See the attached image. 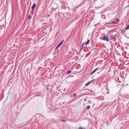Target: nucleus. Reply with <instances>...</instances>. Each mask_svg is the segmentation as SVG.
Listing matches in <instances>:
<instances>
[{
  "label": "nucleus",
  "instance_id": "1",
  "mask_svg": "<svg viewBox=\"0 0 129 129\" xmlns=\"http://www.w3.org/2000/svg\"><path fill=\"white\" fill-rule=\"evenodd\" d=\"M119 22V19H115L112 22V23L113 24H117Z\"/></svg>",
  "mask_w": 129,
  "mask_h": 129
},
{
  "label": "nucleus",
  "instance_id": "2",
  "mask_svg": "<svg viewBox=\"0 0 129 129\" xmlns=\"http://www.w3.org/2000/svg\"><path fill=\"white\" fill-rule=\"evenodd\" d=\"M102 40L107 42L109 41V39L108 37H107L106 36H105L103 37Z\"/></svg>",
  "mask_w": 129,
  "mask_h": 129
},
{
  "label": "nucleus",
  "instance_id": "3",
  "mask_svg": "<svg viewBox=\"0 0 129 129\" xmlns=\"http://www.w3.org/2000/svg\"><path fill=\"white\" fill-rule=\"evenodd\" d=\"M36 5L35 3H34L33 5L32 6L31 8L32 9V11H34V9L36 7Z\"/></svg>",
  "mask_w": 129,
  "mask_h": 129
},
{
  "label": "nucleus",
  "instance_id": "4",
  "mask_svg": "<svg viewBox=\"0 0 129 129\" xmlns=\"http://www.w3.org/2000/svg\"><path fill=\"white\" fill-rule=\"evenodd\" d=\"M110 38L111 39V40H113L115 41L116 40V38L114 37H113L112 36Z\"/></svg>",
  "mask_w": 129,
  "mask_h": 129
},
{
  "label": "nucleus",
  "instance_id": "5",
  "mask_svg": "<svg viewBox=\"0 0 129 129\" xmlns=\"http://www.w3.org/2000/svg\"><path fill=\"white\" fill-rule=\"evenodd\" d=\"M90 41V40H88L87 41H86L85 42V44H88L89 43Z\"/></svg>",
  "mask_w": 129,
  "mask_h": 129
},
{
  "label": "nucleus",
  "instance_id": "6",
  "mask_svg": "<svg viewBox=\"0 0 129 129\" xmlns=\"http://www.w3.org/2000/svg\"><path fill=\"white\" fill-rule=\"evenodd\" d=\"M72 71L70 70H68L67 71V74H70L71 72Z\"/></svg>",
  "mask_w": 129,
  "mask_h": 129
},
{
  "label": "nucleus",
  "instance_id": "7",
  "mask_svg": "<svg viewBox=\"0 0 129 129\" xmlns=\"http://www.w3.org/2000/svg\"><path fill=\"white\" fill-rule=\"evenodd\" d=\"M64 40H62L60 42V43L59 44L60 45H61L62 43H63V42L64 41Z\"/></svg>",
  "mask_w": 129,
  "mask_h": 129
},
{
  "label": "nucleus",
  "instance_id": "8",
  "mask_svg": "<svg viewBox=\"0 0 129 129\" xmlns=\"http://www.w3.org/2000/svg\"><path fill=\"white\" fill-rule=\"evenodd\" d=\"M64 40H62L60 42V43L59 44L60 45H61L62 43H63V42L64 41Z\"/></svg>",
  "mask_w": 129,
  "mask_h": 129
},
{
  "label": "nucleus",
  "instance_id": "9",
  "mask_svg": "<svg viewBox=\"0 0 129 129\" xmlns=\"http://www.w3.org/2000/svg\"><path fill=\"white\" fill-rule=\"evenodd\" d=\"M61 45H60L59 44H58L57 46L56 47L55 49H57Z\"/></svg>",
  "mask_w": 129,
  "mask_h": 129
},
{
  "label": "nucleus",
  "instance_id": "10",
  "mask_svg": "<svg viewBox=\"0 0 129 129\" xmlns=\"http://www.w3.org/2000/svg\"><path fill=\"white\" fill-rule=\"evenodd\" d=\"M31 18V16H30V15H29L28 16V20H29V19L30 20Z\"/></svg>",
  "mask_w": 129,
  "mask_h": 129
},
{
  "label": "nucleus",
  "instance_id": "11",
  "mask_svg": "<svg viewBox=\"0 0 129 129\" xmlns=\"http://www.w3.org/2000/svg\"><path fill=\"white\" fill-rule=\"evenodd\" d=\"M78 129H85V128L82 127H79Z\"/></svg>",
  "mask_w": 129,
  "mask_h": 129
},
{
  "label": "nucleus",
  "instance_id": "12",
  "mask_svg": "<svg viewBox=\"0 0 129 129\" xmlns=\"http://www.w3.org/2000/svg\"><path fill=\"white\" fill-rule=\"evenodd\" d=\"M90 108V107L89 105H88L87 107V109L88 110Z\"/></svg>",
  "mask_w": 129,
  "mask_h": 129
},
{
  "label": "nucleus",
  "instance_id": "13",
  "mask_svg": "<svg viewBox=\"0 0 129 129\" xmlns=\"http://www.w3.org/2000/svg\"><path fill=\"white\" fill-rule=\"evenodd\" d=\"M129 28V24L125 28V29L126 30H127Z\"/></svg>",
  "mask_w": 129,
  "mask_h": 129
},
{
  "label": "nucleus",
  "instance_id": "14",
  "mask_svg": "<svg viewBox=\"0 0 129 129\" xmlns=\"http://www.w3.org/2000/svg\"><path fill=\"white\" fill-rule=\"evenodd\" d=\"M89 83H90L89 82H88L86 84H85V86H88V85H89L90 84Z\"/></svg>",
  "mask_w": 129,
  "mask_h": 129
},
{
  "label": "nucleus",
  "instance_id": "15",
  "mask_svg": "<svg viewBox=\"0 0 129 129\" xmlns=\"http://www.w3.org/2000/svg\"><path fill=\"white\" fill-rule=\"evenodd\" d=\"M98 68H96V69H95L94 70H93L92 71V72H93L94 73L95 72V71L97 70Z\"/></svg>",
  "mask_w": 129,
  "mask_h": 129
},
{
  "label": "nucleus",
  "instance_id": "16",
  "mask_svg": "<svg viewBox=\"0 0 129 129\" xmlns=\"http://www.w3.org/2000/svg\"><path fill=\"white\" fill-rule=\"evenodd\" d=\"M33 11H31V14L32 15H33Z\"/></svg>",
  "mask_w": 129,
  "mask_h": 129
},
{
  "label": "nucleus",
  "instance_id": "17",
  "mask_svg": "<svg viewBox=\"0 0 129 129\" xmlns=\"http://www.w3.org/2000/svg\"><path fill=\"white\" fill-rule=\"evenodd\" d=\"M84 43H83L82 44V46L83 47V46H84Z\"/></svg>",
  "mask_w": 129,
  "mask_h": 129
},
{
  "label": "nucleus",
  "instance_id": "18",
  "mask_svg": "<svg viewBox=\"0 0 129 129\" xmlns=\"http://www.w3.org/2000/svg\"><path fill=\"white\" fill-rule=\"evenodd\" d=\"M40 96V95L38 94H37L35 96Z\"/></svg>",
  "mask_w": 129,
  "mask_h": 129
},
{
  "label": "nucleus",
  "instance_id": "19",
  "mask_svg": "<svg viewBox=\"0 0 129 129\" xmlns=\"http://www.w3.org/2000/svg\"><path fill=\"white\" fill-rule=\"evenodd\" d=\"M76 93H74L73 95L74 97H75L76 95Z\"/></svg>",
  "mask_w": 129,
  "mask_h": 129
},
{
  "label": "nucleus",
  "instance_id": "20",
  "mask_svg": "<svg viewBox=\"0 0 129 129\" xmlns=\"http://www.w3.org/2000/svg\"><path fill=\"white\" fill-rule=\"evenodd\" d=\"M94 73L93 72H92L90 74V75H91L93 74Z\"/></svg>",
  "mask_w": 129,
  "mask_h": 129
},
{
  "label": "nucleus",
  "instance_id": "21",
  "mask_svg": "<svg viewBox=\"0 0 129 129\" xmlns=\"http://www.w3.org/2000/svg\"><path fill=\"white\" fill-rule=\"evenodd\" d=\"M94 73L93 72H92L90 74V75H91L93 74Z\"/></svg>",
  "mask_w": 129,
  "mask_h": 129
},
{
  "label": "nucleus",
  "instance_id": "22",
  "mask_svg": "<svg viewBox=\"0 0 129 129\" xmlns=\"http://www.w3.org/2000/svg\"><path fill=\"white\" fill-rule=\"evenodd\" d=\"M61 120L63 121V122H65L66 121V120H64V119H63V120Z\"/></svg>",
  "mask_w": 129,
  "mask_h": 129
},
{
  "label": "nucleus",
  "instance_id": "23",
  "mask_svg": "<svg viewBox=\"0 0 129 129\" xmlns=\"http://www.w3.org/2000/svg\"><path fill=\"white\" fill-rule=\"evenodd\" d=\"M94 80H91V81H90L91 82H93Z\"/></svg>",
  "mask_w": 129,
  "mask_h": 129
},
{
  "label": "nucleus",
  "instance_id": "24",
  "mask_svg": "<svg viewBox=\"0 0 129 129\" xmlns=\"http://www.w3.org/2000/svg\"><path fill=\"white\" fill-rule=\"evenodd\" d=\"M83 47L82 46V47H81V50H80L81 51V50L83 49Z\"/></svg>",
  "mask_w": 129,
  "mask_h": 129
},
{
  "label": "nucleus",
  "instance_id": "25",
  "mask_svg": "<svg viewBox=\"0 0 129 129\" xmlns=\"http://www.w3.org/2000/svg\"><path fill=\"white\" fill-rule=\"evenodd\" d=\"M97 1V0H94V1Z\"/></svg>",
  "mask_w": 129,
  "mask_h": 129
},
{
  "label": "nucleus",
  "instance_id": "26",
  "mask_svg": "<svg viewBox=\"0 0 129 129\" xmlns=\"http://www.w3.org/2000/svg\"><path fill=\"white\" fill-rule=\"evenodd\" d=\"M89 82H90L89 84L90 83H91V82L90 81H89Z\"/></svg>",
  "mask_w": 129,
  "mask_h": 129
}]
</instances>
